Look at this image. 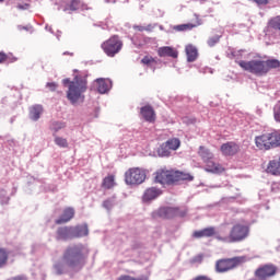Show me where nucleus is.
<instances>
[{"instance_id": "f257e3e1", "label": "nucleus", "mask_w": 280, "mask_h": 280, "mask_svg": "<svg viewBox=\"0 0 280 280\" xmlns=\"http://www.w3.org/2000/svg\"><path fill=\"white\" fill-rule=\"evenodd\" d=\"M241 69L244 71H248L254 75H267L271 71V69H278L280 71V61L279 59H268V60H259L254 59L250 61L241 60L237 62Z\"/></svg>"}, {"instance_id": "f03ea898", "label": "nucleus", "mask_w": 280, "mask_h": 280, "mask_svg": "<svg viewBox=\"0 0 280 280\" xmlns=\"http://www.w3.org/2000/svg\"><path fill=\"white\" fill-rule=\"evenodd\" d=\"M63 86L68 88L67 97L71 104H78V102H84V93H86V78L77 75L71 81L69 79L62 80Z\"/></svg>"}, {"instance_id": "7ed1b4c3", "label": "nucleus", "mask_w": 280, "mask_h": 280, "mask_svg": "<svg viewBox=\"0 0 280 280\" xmlns=\"http://www.w3.org/2000/svg\"><path fill=\"white\" fill-rule=\"evenodd\" d=\"M249 235L250 224L241 220L231 228L228 236H217V240L224 244H237L240 242H244V240H248Z\"/></svg>"}, {"instance_id": "20e7f679", "label": "nucleus", "mask_w": 280, "mask_h": 280, "mask_svg": "<svg viewBox=\"0 0 280 280\" xmlns=\"http://www.w3.org/2000/svg\"><path fill=\"white\" fill-rule=\"evenodd\" d=\"M62 261L68 268H78L82 270L86 264V255L82 245L68 246L62 255Z\"/></svg>"}, {"instance_id": "39448f33", "label": "nucleus", "mask_w": 280, "mask_h": 280, "mask_svg": "<svg viewBox=\"0 0 280 280\" xmlns=\"http://www.w3.org/2000/svg\"><path fill=\"white\" fill-rule=\"evenodd\" d=\"M246 261H248L246 256L220 258L215 261L214 269H215V272H219V273L231 272V270H235V268H240V266H244Z\"/></svg>"}, {"instance_id": "423d86ee", "label": "nucleus", "mask_w": 280, "mask_h": 280, "mask_svg": "<svg viewBox=\"0 0 280 280\" xmlns=\"http://www.w3.org/2000/svg\"><path fill=\"white\" fill-rule=\"evenodd\" d=\"M187 210H180L178 207H162L152 212L153 220H172V218H185Z\"/></svg>"}, {"instance_id": "0eeeda50", "label": "nucleus", "mask_w": 280, "mask_h": 280, "mask_svg": "<svg viewBox=\"0 0 280 280\" xmlns=\"http://www.w3.org/2000/svg\"><path fill=\"white\" fill-rule=\"evenodd\" d=\"M104 54L109 58H115L121 49H124V42L118 37V35H113L107 40L103 42L101 45Z\"/></svg>"}, {"instance_id": "6e6552de", "label": "nucleus", "mask_w": 280, "mask_h": 280, "mask_svg": "<svg viewBox=\"0 0 280 280\" xmlns=\"http://www.w3.org/2000/svg\"><path fill=\"white\" fill-rule=\"evenodd\" d=\"M145 170L141 167H131L125 173L126 185H141L145 183Z\"/></svg>"}, {"instance_id": "1a4fd4ad", "label": "nucleus", "mask_w": 280, "mask_h": 280, "mask_svg": "<svg viewBox=\"0 0 280 280\" xmlns=\"http://www.w3.org/2000/svg\"><path fill=\"white\" fill-rule=\"evenodd\" d=\"M155 183L174 185V170L160 168L154 173Z\"/></svg>"}, {"instance_id": "9d476101", "label": "nucleus", "mask_w": 280, "mask_h": 280, "mask_svg": "<svg viewBox=\"0 0 280 280\" xmlns=\"http://www.w3.org/2000/svg\"><path fill=\"white\" fill-rule=\"evenodd\" d=\"M180 148V139L178 138H171L165 143L161 145L159 149V155L160 156H170L172 152L170 150L176 151Z\"/></svg>"}, {"instance_id": "9b49d317", "label": "nucleus", "mask_w": 280, "mask_h": 280, "mask_svg": "<svg viewBox=\"0 0 280 280\" xmlns=\"http://www.w3.org/2000/svg\"><path fill=\"white\" fill-rule=\"evenodd\" d=\"M276 275L277 266L275 265H264L255 271V277H257V279H268V277H275Z\"/></svg>"}, {"instance_id": "f8f14e48", "label": "nucleus", "mask_w": 280, "mask_h": 280, "mask_svg": "<svg viewBox=\"0 0 280 280\" xmlns=\"http://www.w3.org/2000/svg\"><path fill=\"white\" fill-rule=\"evenodd\" d=\"M84 8V3L82 0H62L61 1V9L63 12H78V10H81Z\"/></svg>"}, {"instance_id": "ddd939ff", "label": "nucleus", "mask_w": 280, "mask_h": 280, "mask_svg": "<svg viewBox=\"0 0 280 280\" xmlns=\"http://www.w3.org/2000/svg\"><path fill=\"white\" fill-rule=\"evenodd\" d=\"M220 151L223 156H235L240 152V144L229 141L221 145Z\"/></svg>"}, {"instance_id": "4468645a", "label": "nucleus", "mask_w": 280, "mask_h": 280, "mask_svg": "<svg viewBox=\"0 0 280 280\" xmlns=\"http://www.w3.org/2000/svg\"><path fill=\"white\" fill-rule=\"evenodd\" d=\"M140 114L144 121H148L149 124H154L156 121V112H154V107L151 105H145L140 108Z\"/></svg>"}, {"instance_id": "2eb2a0df", "label": "nucleus", "mask_w": 280, "mask_h": 280, "mask_svg": "<svg viewBox=\"0 0 280 280\" xmlns=\"http://www.w3.org/2000/svg\"><path fill=\"white\" fill-rule=\"evenodd\" d=\"M256 148L258 150H272V147L270 145V139L268 138V133H262L255 138Z\"/></svg>"}, {"instance_id": "dca6fc26", "label": "nucleus", "mask_w": 280, "mask_h": 280, "mask_svg": "<svg viewBox=\"0 0 280 280\" xmlns=\"http://www.w3.org/2000/svg\"><path fill=\"white\" fill-rule=\"evenodd\" d=\"M75 218V210L73 208H66L62 214L55 221L56 224H67Z\"/></svg>"}, {"instance_id": "f3484780", "label": "nucleus", "mask_w": 280, "mask_h": 280, "mask_svg": "<svg viewBox=\"0 0 280 280\" xmlns=\"http://www.w3.org/2000/svg\"><path fill=\"white\" fill-rule=\"evenodd\" d=\"M161 194H163L161 189L156 187H150L144 191L142 200L143 202H152V200H156Z\"/></svg>"}, {"instance_id": "a211bd4d", "label": "nucleus", "mask_w": 280, "mask_h": 280, "mask_svg": "<svg viewBox=\"0 0 280 280\" xmlns=\"http://www.w3.org/2000/svg\"><path fill=\"white\" fill-rule=\"evenodd\" d=\"M57 240H73V226H61L57 230Z\"/></svg>"}, {"instance_id": "6ab92c4d", "label": "nucleus", "mask_w": 280, "mask_h": 280, "mask_svg": "<svg viewBox=\"0 0 280 280\" xmlns=\"http://www.w3.org/2000/svg\"><path fill=\"white\" fill-rule=\"evenodd\" d=\"M215 235V229L213 226H209L202 230H197L192 233V237L195 240H202V237H213Z\"/></svg>"}, {"instance_id": "aec40b11", "label": "nucleus", "mask_w": 280, "mask_h": 280, "mask_svg": "<svg viewBox=\"0 0 280 280\" xmlns=\"http://www.w3.org/2000/svg\"><path fill=\"white\" fill-rule=\"evenodd\" d=\"M206 172H209L210 174H222V172H225V168L222 164L214 162L213 160H209L206 162Z\"/></svg>"}, {"instance_id": "412c9836", "label": "nucleus", "mask_w": 280, "mask_h": 280, "mask_svg": "<svg viewBox=\"0 0 280 280\" xmlns=\"http://www.w3.org/2000/svg\"><path fill=\"white\" fill-rule=\"evenodd\" d=\"M158 55L160 58H178V50L170 46H163L158 49Z\"/></svg>"}, {"instance_id": "4be33fe9", "label": "nucleus", "mask_w": 280, "mask_h": 280, "mask_svg": "<svg viewBox=\"0 0 280 280\" xmlns=\"http://www.w3.org/2000/svg\"><path fill=\"white\" fill-rule=\"evenodd\" d=\"M86 235H89V225L83 224V225L72 226L73 240L78 237H86Z\"/></svg>"}, {"instance_id": "5701e85b", "label": "nucleus", "mask_w": 280, "mask_h": 280, "mask_svg": "<svg viewBox=\"0 0 280 280\" xmlns=\"http://www.w3.org/2000/svg\"><path fill=\"white\" fill-rule=\"evenodd\" d=\"M185 52L188 62H196V60H198V48H196V46L191 44L187 45L185 47Z\"/></svg>"}, {"instance_id": "b1692460", "label": "nucleus", "mask_w": 280, "mask_h": 280, "mask_svg": "<svg viewBox=\"0 0 280 280\" xmlns=\"http://www.w3.org/2000/svg\"><path fill=\"white\" fill-rule=\"evenodd\" d=\"M180 180H194V176L183 171L173 170V184L180 183Z\"/></svg>"}, {"instance_id": "393cba45", "label": "nucleus", "mask_w": 280, "mask_h": 280, "mask_svg": "<svg viewBox=\"0 0 280 280\" xmlns=\"http://www.w3.org/2000/svg\"><path fill=\"white\" fill-rule=\"evenodd\" d=\"M267 136L269 138L271 150L275 148H280V131L268 132Z\"/></svg>"}, {"instance_id": "a878e982", "label": "nucleus", "mask_w": 280, "mask_h": 280, "mask_svg": "<svg viewBox=\"0 0 280 280\" xmlns=\"http://www.w3.org/2000/svg\"><path fill=\"white\" fill-rule=\"evenodd\" d=\"M40 115H43V105H35L30 109V118L33 121H38L40 119Z\"/></svg>"}, {"instance_id": "bb28decb", "label": "nucleus", "mask_w": 280, "mask_h": 280, "mask_svg": "<svg viewBox=\"0 0 280 280\" xmlns=\"http://www.w3.org/2000/svg\"><path fill=\"white\" fill-rule=\"evenodd\" d=\"M199 156H201L203 163L213 160V154L211 151L205 147L199 148Z\"/></svg>"}, {"instance_id": "cd10ccee", "label": "nucleus", "mask_w": 280, "mask_h": 280, "mask_svg": "<svg viewBox=\"0 0 280 280\" xmlns=\"http://www.w3.org/2000/svg\"><path fill=\"white\" fill-rule=\"evenodd\" d=\"M115 175H108L103 179L102 187L104 189H113L115 187Z\"/></svg>"}, {"instance_id": "c85d7f7f", "label": "nucleus", "mask_w": 280, "mask_h": 280, "mask_svg": "<svg viewBox=\"0 0 280 280\" xmlns=\"http://www.w3.org/2000/svg\"><path fill=\"white\" fill-rule=\"evenodd\" d=\"M96 84L98 93L104 94L108 91V82L106 80L97 79Z\"/></svg>"}, {"instance_id": "c756f323", "label": "nucleus", "mask_w": 280, "mask_h": 280, "mask_svg": "<svg viewBox=\"0 0 280 280\" xmlns=\"http://www.w3.org/2000/svg\"><path fill=\"white\" fill-rule=\"evenodd\" d=\"M9 257L10 253H8V249L0 247V268H3L8 264Z\"/></svg>"}, {"instance_id": "7c9ffc66", "label": "nucleus", "mask_w": 280, "mask_h": 280, "mask_svg": "<svg viewBox=\"0 0 280 280\" xmlns=\"http://www.w3.org/2000/svg\"><path fill=\"white\" fill-rule=\"evenodd\" d=\"M194 27H197V25L188 23V24L175 25L173 28L175 30V32H189L194 30Z\"/></svg>"}, {"instance_id": "2f4dec72", "label": "nucleus", "mask_w": 280, "mask_h": 280, "mask_svg": "<svg viewBox=\"0 0 280 280\" xmlns=\"http://www.w3.org/2000/svg\"><path fill=\"white\" fill-rule=\"evenodd\" d=\"M55 143L59 148H69V142L67 141V138L55 136Z\"/></svg>"}, {"instance_id": "473e14b6", "label": "nucleus", "mask_w": 280, "mask_h": 280, "mask_svg": "<svg viewBox=\"0 0 280 280\" xmlns=\"http://www.w3.org/2000/svg\"><path fill=\"white\" fill-rule=\"evenodd\" d=\"M141 63L145 65L147 67H152V65H156V59L152 56H144L141 59Z\"/></svg>"}, {"instance_id": "72a5a7b5", "label": "nucleus", "mask_w": 280, "mask_h": 280, "mask_svg": "<svg viewBox=\"0 0 280 280\" xmlns=\"http://www.w3.org/2000/svg\"><path fill=\"white\" fill-rule=\"evenodd\" d=\"M133 30L136 32H152V30H154V26H152V24H149L147 26L133 25Z\"/></svg>"}, {"instance_id": "f704fd0d", "label": "nucleus", "mask_w": 280, "mask_h": 280, "mask_svg": "<svg viewBox=\"0 0 280 280\" xmlns=\"http://www.w3.org/2000/svg\"><path fill=\"white\" fill-rule=\"evenodd\" d=\"M273 119L277 124H280V102L273 106Z\"/></svg>"}, {"instance_id": "c9c22d12", "label": "nucleus", "mask_w": 280, "mask_h": 280, "mask_svg": "<svg viewBox=\"0 0 280 280\" xmlns=\"http://www.w3.org/2000/svg\"><path fill=\"white\" fill-rule=\"evenodd\" d=\"M67 268L69 267L65 265V261L55 265V270L57 275H65V270H67Z\"/></svg>"}, {"instance_id": "e433bc0d", "label": "nucleus", "mask_w": 280, "mask_h": 280, "mask_svg": "<svg viewBox=\"0 0 280 280\" xmlns=\"http://www.w3.org/2000/svg\"><path fill=\"white\" fill-rule=\"evenodd\" d=\"M67 125H65V122H58V121H54L51 124V130H54L55 132H58V130H62V128H66Z\"/></svg>"}, {"instance_id": "4c0bfd02", "label": "nucleus", "mask_w": 280, "mask_h": 280, "mask_svg": "<svg viewBox=\"0 0 280 280\" xmlns=\"http://www.w3.org/2000/svg\"><path fill=\"white\" fill-rule=\"evenodd\" d=\"M117 280H148V278H143V277L135 278L130 275H121L117 278Z\"/></svg>"}, {"instance_id": "58836bf2", "label": "nucleus", "mask_w": 280, "mask_h": 280, "mask_svg": "<svg viewBox=\"0 0 280 280\" xmlns=\"http://www.w3.org/2000/svg\"><path fill=\"white\" fill-rule=\"evenodd\" d=\"M218 43H220V36H212L208 39V45L209 47H214V45H218Z\"/></svg>"}, {"instance_id": "ea45409f", "label": "nucleus", "mask_w": 280, "mask_h": 280, "mask_svg": "<svg viewBox=\"0 0 280 280\" xmlns=\"http://www.w3.org/2000/svg\"><path fill=\"white\" fill-rule=\"evenodd\" d=\"M114 206H115V202L112 199H107L103 202V207L108 211H110V209H113Z\"/></svg>"}, {"instance_id": "a19ab883", "label": "nucleus", "mask_w": 280, "mask_h": 280, "mask_svg": "<svg viewBox=\"0 0 280 280\" xmlns=\"http://www.w3.org/2000/svg\"><path fill=\"white\" fill-rule=\"evenodd\" d=\"M10 60V57L5 52H0V65L3 62H8Z\"/></svg>"}, {"instance_id": "79ce46f5", "label": "nucleus", "mask_w": 280, "mask_h": 280, "mask_svg": "<svg viewBox=\"0 0 280 280\" xmlns=\"http://www.w3.org/2000/svg\"><path fill=\"white\" fill-rule=\"evenodd\" d=\"M47 89H49V91H56L58 89V83L56 82H49L46 84Z\"/></svg>"}, {"instance_id": "37998d69", "label": "nucleus", "mask_w": 280, "mask_h": 280, "mask_svg": "<svg viewBox=\"0 0 280 280\" xmlns=\"http://www.w3.org/2000/svg\"><path fill=\"white\" fill-rule=\"evenodd\" d=\"M257 5H268L270 0H253Z\"/></svg>"}, {"instance_id": "c03bdc74", "label": "nucleus", "mask_w": 280, "mask_h": 280, "mask_svg": "<svg viewBox=\"0 0 280 280\" xmlns=\"http://www.w3.org/2000/svg\"><path fill=\"white\" fill-rule=\"evenodd\" d=\"M11 62H16V57H13V59L11 60Z\"/></svg>"}, {"instance_id": "a18cd8bd", "label": "nucleus", "mask_w": 280, "mask_h": 280, "mask_svg": "<svg viewBox=\"0 0 280 280\" xmlns=\"http://www.w3.org/2000/svg\"><path fill=\"white\" fill-rule=\"evenodd\" d=\"M18 8H19L20 10H23V5H18Z\"/></svg>"}, {"instance_id": "49530a36", "label": "nucleus", "mask_w": 280, "mask_h": 280, "mask_svg": "<svg viewBox=\"0 0 280 280\" xmlns=\"http://www.w3.org/2000/svg\"><path fill=\"white\" fill-rule=\"evenodd\" d=\"M1 1H4V0H0V2H1Z\"/></svg>"}]
</instances>
